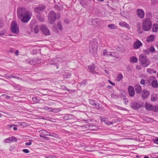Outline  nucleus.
<instances>
[{"label":"nucleus","mask_w":158,"mask_h":158,"mask_svg":"<svg viewBox=\"0 0 158 158\" xmlns=\"http://www.w3.org/2000/svg\"><path fill=\"white\" fill-rule=\"evenodd\" d=\"M18 17L23 23L28 22L31 18L32 13L23 7L19 8L17 10Z\"/></svg>","instance_id":"nucleus-1"},{"label":"nucleus","mask_w":158,"mask_h":158,"mask_svg":"<svg viewBox=\"0 0 158 158\" xmlns=\"http://www.w3.org/2000/svg\"><path fill=\"white\" fill-rule=\"evenodd\" d=\"M98 47V43L96 40L91 41L89 44V51L94 56L97 53Z\"/></svg>","instance_id":"nucleus-2"},{"label":"nucleus","mask_w":158,"mask_h":158,"mask_svg":"<svg viewBox=\"0 0 158 158\" xmlns=\"http://www.w3.org/2000/svg\"><path fill=\"white\" fill-rule=\"evenodd\" d=\"M152 26V23L150 19L145 18L142 20V28L145 31H149Z\"/></svg>","instance_id":"nucleus-3"},{"label":"nucleus","mask_w":158,"mask_h":158,"mask_svg":"<svg viewBox=\"0 0 158 158\" xmlns=\"http://www.w3.org/2000/svg\"><path fill=\"white\" fill-rule=\"evenodd\" d=\"M60 17V15L59 14H56L54 11H51L49 13L48 17L49 23L51 24H53L56 19H59Z\"/></svg>","instance_id":"nucleus-4"},{"label":"nucleus","mask_w":158,"mask_h":158,"mask_svg":"<svg viewBox=\"0 0 158 158\" xmlns=\"http://www.w3.org/2000/svg\"><path fill=\"white\" fill-rule=\"evenodd\" d=\"M139 58L140 63L143 67L148 66L150 64V62L148 61L147 58L145 54H141Z\"/></svg>","instance_id":"nucleus-5"},{"label":"nucleus","mask_w":158,"mask_h":158,"mask_svg":"<svg viewBox=\"0 0 158 158\" xmlns=\"http://www.w3.org/2000/svg\"><path fill=\"white\" fill-rule=\"evenodd\" d=\"M89 102L94 108L97 109L101 110L102 109V105L98 103L95 100L93 99H89Z\"/></svg>","instance_id":"nucleus-6"},{"label":"nucleus","mask_w":158,"mask_h":158,"mask_svg":"<svg viewBox=\"0 0 158 158\" xmlns=\"http://www.w3.org/2000/svg\"><path fill=\"white\" fill-rule=\"evenodd\" d=\"M11 30L12 32L15 34H18L19 31V28L16 21H13L11 24Z\"/></svg>","instance_id":"nucleus-7"},{"label":"nucleus","mask_w":158,"mask_h":158,"mask_svg":"<svg viewBox=\"0 0 158 158\" xmlns=\"http://www.w3.org/2000/svg\"><path fill=\"white\" fill-rule=\"evenodd\" d=\"M46 8V6L43 4H40L38 5V6L35 8L34 10L35 12L38 14H40Z\"/></svg>","instance_id":"nucleus-8"},{"label":"nucleus","mask_w":158,"mask_h":158,"mask_svg":"<svg viewBox=\"0 0 158 158\" xmlns=\"http://www.w3.org/2000/svg\"><path fill=\"white\" fill-rule=\"evenodd\" d=\"M40 29L45 35H49L50 33L47 27L44 24H42L40 26Z\"/></svg>","instance_id":"nucleus-9"},{"label":"nucleus","mask_w":158,"mask_h":158,"mask_svg":"<svg viewBox=\"0 0 158 158\" xmlns=\"http://www.w3.org/2000/svg\"><path fill=\"white\" fill-rule=\"evenodd\" d=\"M103 21L100 18H94L92 19V24L95 27L102 23Z\"/></svg>","instance_id":"nucleus-10"},{"label":"nucleus","mask_w":158,"mask_h":158,"mask_svg":"<svg viewBox=\"0 0 158 158\" xmlns=\"http://www.w3.org/2000/svg\"><path fill=\"white\" fill-rule=\"evenodd\" d=\"M17 139L14 136H12L10 137H9L5 139L3 142L4 143H10L14 142H17Z\"/></svg>","instance_id":"nucleus-11"},{"label":"nucleus","mask_w":158,"mask_h":158,"mask_svg":"<svg viewBox=\"0 0 158 158\" xmlns=\"http://www.w3.org/2000/svg\"><path fill=\"white\" fill-rule=\"evenodd\" d=\"M146 109L148 110H152L154 112H156L154 110L155 107H156V106H153L152 105L146 102L145 105Z\"/></svg>","instance_id":"nucleus-12"},{"label":"nucleus","mask_w":158,"mask_h":158,"mask_svg":"<svg viewBox=\"0 0 158 158\" xmlns=\"http://www.w3.org/2000/svg\"><path fill=\"white\" fill-rule=\"evenodd\" d=\"M88 67L89 71L92 73L94 74L96 73L97 74H98V73L95 72L94 70V69H95V67L93 64H92L91 65H88Z\"/></svg>","instance_id":"nucleus-13"},{"label":"nucleus","mask_w":158,"mask_h":158,"mask_svg":"<svg viewBox=\"0 0 158 158\" xmlns=\"http://www.w3.org/2000/svg\"><path fill=\"white\" fill-rule=\"evenodd\" d=\"M129 94L131 97L133 96L135 94V91L133 87L131 86H129L128 88Z\"/></svg>","instance_id":"nucleus-14"},{"label":"nucleus","mask_w":158,"mask_h":158,"mask_svg":"<svg viewBox=\"0 0 158 158\" xmlns=\"http://www.w3.org/2000/svg\"><path fill=\"white\" fill-rule=\"evenodd\" d=\"M101 122H104L106 125H110L113 123V122H109L108 119L107 118H104L101 119Z\"/></svg>","instance_id":"nucleus-15"},{"label":"nucleus","mask_w":158,"mask_h":158,"mask_svg":"<svg viewBox=\"0 0 158 158\" xmlns=\"http://www.w3.org/2000/svg\"><path fill=\"white\" fill-rule=\"evenodd\" d=\"M118 24L120 26L122 27H126L128 29H130L131 28V27L129 25L125 22H120Z\"/></svg>","instance_id":"nucleus-16"},{"label":"nucleus","mask_w":158,"mask_h":158,"mask_svg":"<svg viewBox=\"0 0 158 158\" xmlns=\"http://www.w3.org/2000/svg\"><path fill=\"white\" fill-rule=\"evenodd\" d=\"M149 92L148 91L144 90L142 94V97L143 99L148 98L149 95Z\"/></svg>","instance_id":"nucleus-17"},{"label":"nucleus","mask_w":158,"mask_h":158,"mask_svg":"<svg viewBox=\"0 0 158 158\" xmlns=\"http://www.w3.org/2000/svg\"><path fill=\"white\" fill-rule=\"evenodd\" d=\"M130 106L131 108L134 110H137L138 109V105L137 102H132L131 103Z\"/></svg>","instance_id":"nucleus-18"},{"label":"nucleus","mask_w":158,"mask_h":158,"mask_svg":"<svg viewBox=\"0 0 158 158\" xmlns=\"http://www.w3.org/2000/svg\"><path fill=\"white\" fill-rule=\"evenodd\" d=\"M130 62L132 63H135L138 61V58L135 56H132L130 58Z\"/></svg>","instance_id":"nucleus-19"},{"label":"nucleus","mask_w":158,"mask_h":158,"mask_svg":"<svg viewBox=\"0 0 158 158\" xmlns=\"http://www.w3.org/2000/svg\"><path fill=\"white\" fill-rule=\"evenodd\" d=\"M144 16V12L142 9H139V18L143 19Z\"/></svg>","instance_id":"nucleus-20"},{"label":"nucleus","mask_w":158,"mask_h":158,"mask_svg":"<svg viewBox=\"0 0 158 158\" xmlns=\"http://www.w3.org/2000/svg\"><path fill=\"white\" fill-rule=\"evenodd\" d=\"M37 19L38 21L41 22H44V19L43 17H42L40 14L37 15Z\"/></svg>","instance_id":"nucleus-21"},{"label":"nucleus","mask_w":158,"mask_h":158,"mask_svg":"<svg viewBox=\"0 0 158 158\" xmlns=\"http://www.w3.org/2000/svg\"><path fill=\"white\" fill-rule=\"evenodd\" d=\"M147 72L148 73L150 74H152L153 73L156 74V71L154 70L153 69L151 68L147 69Z\"/></svg>","instance_id":"nucleus-22"},{"label":"nucleus","mask_w":158,"mask_h":158,"mask_svg":"<svg viewBox=\"0 0 158 158\" xmlns=\"http://www.w3.org/2000/svg\"><path fill=\"white\" fill-rule=\"evenodd\" d=\"M158 30V24L155 23L153 24L152 28V31L156 32Z\"/></svg>","instance_id":"nucleus-23"},{"label":"nucleus","mask_w":158,"mask_h":158,"mask_svg":"<svg viewBox=\"0 0 158 158\" xmlns=\"http://www.w3.org/2000/svg\"><path fill=\"white\" fill-rule=\"evenodd\" d=\"M116 49L120 52H124L125 51V49L124 47H117L116 48Z\"/></svg>","instance_id":"nucleus-24"},{"label":"nucleus","mask_w":158,"mask_h":158,"mask_svg":"<svg viewBox=\"0 0 158 158\" xmlns=\"http://www.w3.org/2000/svg\"><path fill=\"white\" fill-rule=\"evenodd\" d=\"M152 85L154 88H156L158 87V84L157 81L156 80H153L152 83Z\"/></svg>","instance_id":"nucleus-25"},{"label":"nucleus","mask_w":158,"mask_h":158,"mask_svg":"<svg viewBox=\"0 0 158 158\" xmlns=\"http://www.w3.org/2000/svg\"><path fill=\"white\" fill-rule=\"evenodd\" d=\"M155 38V36L153 35H152L148 37L147 39V41L150 42L153 41Z\"/></svg>","instance_id":"nucleus-26"},{"label":"nucleus","mask_w":158,"mask_h":158,"mask_svg":"<svg viewBox=\"0 0 158 158\" xmlns=\"http://www.w3.org/2000/svg\"><path fill=\"white\" fill-rule=\"evenodd\" d=\"M108 27L111 29H117V27L114 24H110L108 25Z\"/></svg>","instance_id":"nucleus-27"},{"label":"nucleus","mask_w":158,"mask_h":158,"mask_svg":"<svg viewBox=\"0 0 158 158\" xmlns=\"http://www.w3.org/2000/svg\"><path fill=\"white\" fill-rule=\"evenodd\" d=\"M71 114H66L64 117H63V118L65 120H69L70 119V117H71Z\"/></svg>","instance_id":"nucleus-28"},{"label":"nucleus","mask_w":158,"mask_h":158,"mask_svg":"<svg viewBox=\"0 0 158 158\" xmlns=\"http://www.w3.org/2000/svg\"><path fill=\"white\" fill-rule=\"evenodd\" d=\"M123 77V75L121 73L119 74L118 75L117 77V80L118 81H120L121 80Z\"/></svg>","instance_id":"nucleus-29"},{"label":"nucleus","mask_w":158,"mask_h":158,"mask_svg":"<svg viewBox=\"0 0 158 158\" xmlns=\"http://www.w3.org/2000/svg\"><path fill=\"white\" fill-rule=\"evenodd\" d=\"M133 47L135 49H138V40H137L136 42L134 43Z\"/></svg>","instance_id":"nucleus-30"},{"label":"nucleus","mask_w":158,"mask_h":158,"mask_svg":"<svg viewBox=\"0 0 158 158\" xmlns=\"http://www.w3.org/2000/svg\"><path fill=\"white\" fill-rule=\"evenodd\" d=\"M34 31V32L36 34H37L39 32V27L38 26H37L35 27Z\"/></svg>","instance_id":"nucleus-31"},{"label":"nucleus","mask_w":158,"mask_h":158,"mask_svg":"<svg viewBox=\"0 0 158 158\" xmlns=\"http://www.w3.org/2000/svg\"><path fill=\"white\" fill-rule=\"evenodd\" d=\"M110 52H107V51L106 49H105L103 50V54L104 56H108L109 55V53Z\"/></svg>","instance_id":"nucleus-32"},{"label":"nucleus","mask_w":158,"mask_h":158,"mask_svg":"<svg viewBox=\"0 0 158 158\" xmlns=\"http://www.w3.org/2000/svg\"><path fill=\"white\" fill-rule=\"evenodd\" d=\"M58 29L60 30H62V27L61 23L59 22L57 25Z\"/></svg>","instance_id":"nucleus-33"},{"label":"nucleus","mask_w":158,"mask_h":158,"mask_svg":"<svg viewBox=\"0 0 158 158\" xmlns=\"http://www.w3.org/2000/svg\"><path fill=\"white\" fill-rule=\"evenodd\" d=\"M32 101L36 103L38 102H40V100L37 98L34 97L32 98Z\"/></svg>","instance_id":"nucleus-34"},{"label":"nucleus","mask_w":158,"mask_h":158,"mask_svg":"<svg viewBox=\"0 0 158 158\" xmlns=\"http://www.w3.org/2000/svg\"><path fill=\"white\" fill-rule=\"evenodd\" d=\"M61 88L63 89L64 90H65L67 91H68L69 92H70V91L71 90L67 88V87H66L64 85H62L61 86Z\"/></svg>","instance_id":"nucleus-35"},{"label":"nucleus","mask_w":158,"mask_h":158,"mask_svg":"<svg viewBox=\"0 0 158 158\" xmlns=\"http://www.w3.org/2000/svg\"><path fill=\"white\" fill-rule=\"evenodd\" d=\"M151 100L153 101H156L157 100L156 97L154 95H152L151 96Z\"/></svg>","instance_id":"nucleus-36"},{"label":"nucleus","mask_w":158,"mask_h":158,"mask_svg":"<svg viewBox=\"0 0 158 158\" xmlns=\"http://www.w3.org/2000/svg\"><path fill=\"white\" fill-rule=\"evenodd\" d=\"M2 96L3 98H6L7 99H9L10 98V97L6 94H3L2 95Z\"/></svg>","instance_id":"nucleus-37"},{"label":"nucleus","mask_w":158,"mask_h":158,"mask_svg":"<svg viewBox=\"0 0 158 158\" xmlns=\"http://www.w3.org/2000/svg\"><path fill=\"white\" fill-rule=\"evenodd\" d=\"M149 51L151 52H154L155 51L154 48L153 46H151L150 48Z\"/></svg>","instance_id":"nucleus-38"},{"label":"nucleus","mask_w":158,"mask_h":158,"mask_svg":"<svg viewBox=\"0 0 158 158\" xmlns=\"http://www.w3.org/2000/svg\"><path fill=\"white\" fill-rule=\"evenodd\" d=\"M110 54H109V56H115L116 55V53L114 52H110Z\"/></svg>","instance_id":"nucleus-39"},{"label":"nucleus","mask_w":158,"mask_h":158,"mask_svg":"<svg viewBox=\"0 0 158 158\" xmlns=\"http://www.w3.org/2000/svg\"><path fill=\"white\" fill-rule=\"evenodd\" d=\"M66 75V77H65V78H69L70 77L71 75V74L69 73H66L65 74Z\"/></svg>","instance_id":"nucleus-40"},{"label":"nucleus","mask_w":158,"mask_h":158,"mask_svg":"<svg viewBox=\"0 0 158 158\" xmlns=\"http://www.w3.org/2000/svg\"><path fill=\"white\" fill-rule=\"evenodd\" d=\"M85 82L84 81H82L80 83V85L81 86H84L85 85Z\"/></svg>","instance_id":"nucleus-41"},{"label":"nucleus","mask_w":158,"mask_h":158,"mask_svg":"<svg viewBox=\"0 0 158 158\" xmlns=\"http://www.w3.org/2000/svg\"><path fill=\"white\" fill-rule=\"evenodd\" d=\"M23 152L26 153H28L30 152V151L29 150L26 149H23Z\"/></svg>","instance_id":"nucleus-42"},{"label":"nucleus","mask_w":158,"mask_h":158,"mask_svg":"<svg viewBox=\"0 0 158 158\" xmlns=\"http://www.w3.org/2000/svg\"><path fill=\"white\" fill-rule=\"evenodd\" d=\"M32 140H29V142H26L25 143V145H30L32 143L31 142V141H32Z\"/></svg>","instance_id":"nucleus-43"},{"label":"nucleus","mask_w":158,"mask_h":158,"mask_svg":"<svg viewBox=\"0 0 158 158\" xmlns=\"http://www.w3.org/2000/svg\"><path fill=\"white\" fill-rule=\"evenodd\" d=\"M117 108L118 109H119L120 110H125V111L127 110L126 109H125V108H123L122 107L118 106Z\"/></svg>","instance_id":"nucleus-44"},{"label":"nucleus","mask_w":158,"mask_h":158,"mask_svg":"<svg viewBox=\"0 0 158 158\" xmlns=\"http://www.w3.org/2000/svg\"><path fill=\"white\" fill-rule=\"evenodd\" d=\"M48 110H49L50 112H56V110L54 109H52V108L51 107L49 108Z\"/></svg>","instance_id":"nucleus-45"},{"label":"nucleus","mask_w":158,"mask_h":158,"mask_svg":"<svg viewBox=\"0 0 158 158\" xmlns=\"http://www.w3.org/2000/svg\"><path fill=\"white\" fill-rule=\"evenodd\" d=\"M153 142L156 144H158V137H156L153 139Z\"/></svg>","instance_id":"nucleus-46"},{"label":"nucleus","mask_w":158,"mask_h":158,"mask_svg":"<svg viewBox=\"0 0 158 158\" xmlns=\"http://www.w3.org/2000/svg\"><path fill=\"white\" fill-rule=\"evenodd\" d=\"M140 84L141 85H145V80L144 79H142L140 81Z\"/></svg>","instance_id":"nucleus-47"},{"label":"nucleus","mask_w":158,"mask_h":158,"mask_svg":"<svg viewBox=\"0 0 158 158\" xmlns=\"http://www.w3.org/2000/svg\"><path fill=\"white\" fill-rule=\"evenodd\" d=\"M4 26V23L2 21H0V28Z\"/></svg>","instance_id":"nucleus-48"},{"label":"nucleus","mask_w":158,"mask_h":158,"mask_svg":"<svg viewBox=\"0 0 158 158\" xmlns=\"http://www.w3.org/2000/svg\"><path fill=\"white\" fill-rule=\"evenodd\" d=\"M124 100V103L126 105H127V103H128V100L127 99L125 98H123Z\"/></svg>","instance_id":"nucleus-49"},{"label":"nucleus","mask_w":158,"mask_h":158,"mask_svg":"<svg viewBox=\"0 0 158 158\" xmlns=\"http://www.w3.org/2000/svg\"><path fill=\"white\" fill-rule=\"evenodd\" d=\"M46 158H56L54 156H53L52 155H50L46 156Z\"/></svg>","instance_id":"nucleus-50"},{"label":"nucleus","mask_w":158,"mask_h":158,"mask_svg":"<svg viewBox=\"0 0 158 158\" xmlns=\"http://www.w3.org/2000/svg\"><path fill=\"white\" fill-rule=\"evenodd\" d=\"M147 120L149 122H152L153 121V119L151 118H147Z\"/></svg>","instance_id":"nucleus-51"},{"label":"nucleus","mask_w":158,"mask_h":158,"mask_svg":"<svg viewBox=\"0 0 158 158\" xmlns=\"http://www.w3.org/2000/svg\"><path fill=\"white\" fill-rule=\"evenodd\" d=\"M43 133L44 134V135H48V136H53V135H52L50 134H48V132H45V133H44V132H43Z\"/></svg>","instance_id":"nucleus-52"},{"label":"nucleus","mask_w":158,"mask_h":158,"mask_svg":"<svg viewBox=\"0 0 158 158\" xmlns=\"http://www.w3.org/2000/svg\"><path fill=\"white\" fill-rule=\"evenodd\" d=\"M49 108V107L46 106L43 108L42 109L44 110H48Z\"/></svg>","instance_id":"nucleus-53"},{"label":"nucleus","mask_w":158,"mask_h":158,"mask_svg":"<svg viewBox=\"0 0 158 158\" xmlns=\"http://www.w3.org/2000/svg\"><path fill=\"white\" fill-rule=\"evenodd\" d=\"M149 50L146 49L144 50V52L147 54L149 53Z\"/></svg>","instance_id":"nucleus-54"},{"label":"nucleus","mask_w":158,"mask_h":158,"mask_svg":"<svg viewBox=\"0 0 158 158\" xmlns=\"http://www.w3.org/2000/svg\"><path fill=\"white\" fill-rule=\"evenodd\" d=\"M108 81L112 85H115V84L113 82H112V81H110V80H108Z\"/></svg>","instance_id":"nucleus-55"},{"label":"nucleus","mask_w":158,"mask_h":158,"mask_svg":"<svg viewBox=\"0 0 158 158\" xmlns=\"http://www.w3.org/2000/svg\"><path fill=\"white\" fill-rule=\"evenodd\" d=\"M19 51L18 50H16V51L15 52V55L16 56H18L19 54Z\"/></svg>","instance_id":"nucleus-56"},{"label":"nucleus","mask_w":158,"mask_h":158,"mask_svg":"<svg viewBox=\"0 0 158 158\" xmlns=\"http://www.w3.org/2000/svg\"><path fill=\"white\" fill-rule=\"evenodd\" d=\"M13 78H16V79H19L20 78H21L19 77L16 76H14Z\"/></svg>","instance_id":"nucleus-57"},{"label":"nucleus","mask_w":158,"mask_h":158,"mask_svg":"<svg viewBox=\"0 0 158 158\" xmlns=\"http://www.w3.org/2000/svg\"><path fill=\"white\" fill-rule=\"evenodd\" d=\"M156 112H157L158 111V106H156V107H155V109L154 110Z\"/></svg>","instance_id":"nucleus-58"},{"label":"nucleus","mask_w":158,"mask_h":158,"mask_svg":"<svg viewBox=\"0 0 158 158\" xmlns=\"http://www.w3.org/2000/svg\"><path fill=\"white\" fill-rule=\"evenodd\" d=\"M5 77H6L7 79H8V78H9V77L10 76V75L7 74H5Z\"/></svg>","instance_id":"nucleus-59"},{"label":"nucleus","mask_w":158,"mask_h":158,"mask_svg":"<svg viewBox=\"0 0 158 158\" xmlns=\"http://www.w3.org/2000/svg\"><path fill=\"white\" fill-rule=\"evenodd\" d=\"M14 125H8V127H9L10 128H11L13 126H14Z\"/></svg>","instance_id":"nucleus-60"},{"label":"nucleus","mask_w":158,"mask_h":158,"mask_svg":"<svg viewBox=\"0 0 158 158\" xmlns=\"http://www.w3.org/2000/svg\"><path fill=\"white\" fill-rule=\"evenodd\" d=\"M142 45V43L139 41V48Z\"/></svg>","instance_id":"nucleus-61"},{"label":"nucleus","mask_w":158,"mask_h":158,"mask_svg":"<svg viewBox=\"0 0 158 158\" xmlns=\"http://www.w3.org/2000/svg\"><path fill=\"white\" fill-rule=\"evenodd\" d=\"M43 138L45 139H46V140H48L49 139V138L47 136L43 137Z\"/></svg>","instance_id":"nucleus-62"},{"label":"nucleus","mask_w":158,"mask_h":158,"mask_svg":"<svg viewBox=\"0 0 158 158\" xmlns=\"http://www.w3.org/2000/svg\"><path fill=\"white\" fill-rule=\"evenodd\" d=\"M105 71L107 74H108V75L109 74V73H110V72L109 71V70H105Z\"/></svg>","instance_id":"nucleus-63"},{"label":"nucleus","mask_w":158,"mask_h":158,"mask_svg":"<svg viewBox=\"0 0 158 158\" xmlns=\"http://www.w3.org/2000/svg\"><path fill=\"white\" fill-rule=\"evenodd\" d=\"M13 76L12 74H10V76L9 77V78H13Z\"/></svg>","instance_id":"nucleus-64"}]
</instances>
